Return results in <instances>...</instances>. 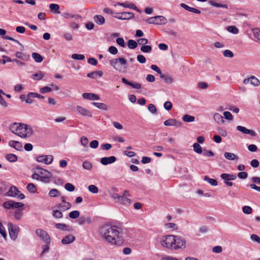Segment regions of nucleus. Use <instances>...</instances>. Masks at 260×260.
Masks as SVG:
<instances>
[{"mask_svg": "<svg viewBox=\"0 0 260 260\" xmlns=\"http://www.w3.org/2000/svg\"><path fill=\"white\" fill-rule=\"evenodd\" d=\"M103 238L113 246H119L123 242L120 229L115 225L105 224L99 229Z\"/></svg>", "mask_w": 260, "mask_h": 260, "instance_id": "1", "label": "nucleus"}, {"mask_svg": "<svg viewBox=\"0 0 260 260\" xmlns=\"http://www.w3.org/2000/svg\"><path fill=\"white\" fill-rule=\"evenodd\" d=\"M161 245L171 250L184 248L186 247V241L182 237L174 235H166L160 241Z\"/></svg>", "mask_w": 260, "mask_h": 260, "instance_id": "2", "label": "nucleus"}, {"mask_svg": "<svg viewBox=\"0 0 260 260\" xmlns=\"http://www.w3.org/2000/svg\"><path fill=\"white\" fill-rule=\"evenodd\" d=\"M36 170L40 175L41 181L44 183H49L50 179L52 177V174L47 170L41 168H36Z\"/></svg>", "mask_w": 260, "mask_h": 260, "instance_id": "3", "label": "nucleus"}, {"mask_svg": "<svg viewBox=\"0 0 260 260\" xmlns=\"http://www.w3.org/2000/svg\"><path fill=\"white\" fill-rule=\"evenodd\" d=\"M23 125H25V124L14 123L10 126V129L12 133L22 138L24 128Z\"/></svg>", "mask_w": 260, "mask_h": 260, "instance_id": "4", "label": "nucleus"}, {"mask_svg": "<svg viewBox=\"0 0 260 260\" xmlns=\"http://www.w3.org/2000/svg\"><path fill=\"white\" fill-rule=\"evenodd\" d=\"M110 64L116 70L120 72V70H119L117 67V64L119 63L121 66H123L124 69H127V61L126 60L122 57L118 58H113L110 60Z\"/></svg>", "mask_w": 260, "mask_h": 260, "instance_id": "5", "label": "nucleus"}, {"mask_svg": "<svg viewBox=\"0 0 260 260\" xmlns=\"http://www.w3.org/2000/svg\"><path fill=\"white\" fill-rule=\"evenodd\" d=\"M147 21L150 24L156 25L166 24L167 22L166 18L160 15L150 17L147 20Z\"/></svg>", "mask_w": 260, "mask_h": 260, "instance_id": "6", "label": "nucleus"}, {"mask_svg": "<svg viewBox=\"0 0 260 260\" xmlns=\"http://www.w3.org/2000/svg\"><path fill=\"white\" fill-rule=\"evenodd\" d=\"M8 229L11 239L13 240H16L19 231V227L11 222H9L8 224Z\"/></svg>", "mask_w": 260, "mask_h": 260, "instance_id": "7", "label": "nucleus"}, {"mask_svg": "<svg viewBox=\"0 0 260 260\" xmlns=\"http://www.w3.org/2000/svg\"><path fill=\"white\" fill-rule=\"evenodd\" d=\"M36 234L42 240L44 243L49 244L50 242V238L47 233L42 229H37L35 231Z\"/></svg>", "mask_w": 260, "mask_h": 260, "instance_id": "8", "label": "nucleus"}, {"mask_svg": "<svg viewBox=\"0 0 260 260\" xmlns=\"http://www.w3.org/2000/svg\"><path fill=\"white\" fill-rule=\"evenodd\" d=\"M220 177L224 180V183L229 186H231L233 184L232 182L230 181H231V180H234L236 178L235 175L226 173L222 174Z\"/></svg>", "mask_w": 260, "mask_h": 260, "instance_id": "9", "label": "nucleus"}, {"mask_svg": "<svg viewBox=\"0 0 260 260\" xmlns=\"http://www.w3.org/2000/svg\"><path fill=\"white\" fill-rule=\"evenodd\" d=\"M53 157L51 155H41L37 157V161L39 162L44 163L46 165H49L52 163Z\"/></svg>", "mask_w": 260, "mask_h": 260, "instance_id": "10", "label": "nucleus"}, {"mask_svg": "<svg viewBox=\"0 0 260 260\" xmlns=\"http://www.w3.org/2000/svg\"><path fill=\"white\" fill-rule=\"evenodd\" d=\"M164 125L166 126H174L176 127H181L182 123L178 121L175 119L170 118L164 121Z\"/></svg>", "mask_w": 260, "mask_h": 260, "instance_id": "11", "label": "nucleus"}, {"mask_svg": "<svg viewBox=\"0 0 260 260\" xmlns=\"http://www.w3.org/2000/svg\"><path fill=\"white\" fill-rule=\"evenodd\" d=\"M116 160V157L114 156L110 157H104L101 158L100 160L101 163L103 165H108L114 163Z\"/></svg>", "mask_w": 260, "mask_h": 260, "instance_id": "12", "label": "nucleus"}, {"mask_svg": "<svg viewBox=\"0 0 260 260\" xmlns=\"http://www.w3.org/2000/svg\"><path fill=\"white\" fill-rule=\"evenodd\" d=\"M116 14L120 15V17H119L120 20H129L134 17V14L132 12L116 13Z\"/></svg>", "mask_w": 260, "mask_h": 260, "instance_id": "13", "label": "nucleus"}, {"mask_svg": "<svg viewBox=\"0 0 260 260\" xmlns=\"http://www.w3.org/2000/svg\"><path fill=\"white\" fill-rule=\"evenodd\" d=\"M9 146L14 148L16 150L20 151H23V146L21 142L17 141L11 140L9 142Z\"/></svg>", "mask_w": 260, "mask_h": 260, "instance_id": "14", "label": "nucleus"}, {"mask_svg": "<svg viewBox=\"0 0 260 260\" xmlns=\"http://www.w3.org/2000/svg\"><path fill=\"white\" fill-rule=\"evenodd\" d=\"M77 111L80 113L81 115L84 116H87L89 117H92V114L91 113L86 109L85 108L80 106H77L76 107Z\"/></svg>", "mask_w": 260, "mask_h": 260, "instance_id": "15", "label": "nucleus"}, {"mask_svg": "<svg viewBox=\"0 0 260 260\" xmlns=\"http://www.w3.org/2000/svg\"><path fill=\"white\" fill-rule=\"evenodd\" d=\"M71 207V204L69 202H64L56 204L54 208H58L62 211H66Z\"/></svg>", "mask_w": 260, "mask_h": 260, "instance_id": "16", "label": "nucleus"}, {"mask_svg": "<svg viewBox=\"0 0 260 260\" xmlns=\"http://www.w3.org/2000/svg\"><path fill=\"white\" fill-rule=\"evenodd\" d=\"M237 129L243 134H249L251 136L254 137L256 136V133L254 131L247 129L245 127L238 125L236 127Z\"/></svg>", "mask_w": 260, "mask_h": 260, "instance_id": "17", "label": "nucleus"}, {"mask_svg": "<svg viewBox=\"0 0 260 260\" xmlns=\"http://www.w3.org/2000/svg\"><path fill=\"white\" fill-rule=\"evenodd\" d=\"M24 128V134H22V138L29 137L33 134V130L31 126L25 124Z\"/></svg>", "mask_w": 260, "mask_h": 260, "instance_id": "18", "label": "nucleus"}, {"mask_svg": "<svg viewBox=\"0 0 260 260\" xmlns=\"http://www.w3.org/2000/svg\"><path fill=\"white\" fill-rule=\"evenodd\" d=\"M82 97L89 100H99L100 99L99 95L92 93H84L82 94Z\"/></svg>", "mask_w": 260, "mask_h": 260, "instance_id": "19", "label": "nucleus"}, {"mask_svg": "<svg viewBox=\"0 0 260 260\" xmlns=\"http://www.w3.org/2000/svg\"><path fill=\"white\" fill-rule=\"evenodd\" d=\"M121 81L124 84L131 86L135 89H140L141 88V85L139 83L131 82L127 81L125 78H122Z\"/></svg>", "mask_w": 260, "mask_h": 260, "instance_id": "20", "label": "nucleus"}, {"mask_svg": "<svg viewBox=\"0 0 260 260\" xmlns=\"http://www.w3.org/2000/svg\"><path fill=\"white\" fill-rule=\"evenodd\" d=\"M19 192V190L16 186H12L8 191L7 195L8 196L16 197Z\"/></svg>", "mask_w": 260, "mask_h": 260, "instance_id": "21", "label": "nucleus"}, {"mask_svg": "<svg viewBox=\"0 0 260 260\" xmlns=\"http://www.w3.org/2000/svg\"><path fill=\"white\" fill-rule=\"evenodd\" d=\"M75 240V236L69 235L63 238L61 240V242L63 244H69L72 243Z\"/></svg>", "mask_w": 260, "mask_h": 260, "instance_id": "22", "label": "nucleus"}, {"mask_svg": "<svg viewBox=\"0 0 260 260\" xmlns=\"http://www.w3.org/2000/svg\"><path fill=\"white\" fill-rule=\"evenodd\" d=\"M93 20L94 22L100 25H103L105 22V18L101 15H96L93 17Z\"/></svg>", "mask_w": 260, "mask_h": 260, "instance_id": "23", "label": "nucleus"}, {"mask_svg": "<svg viewBox=\"0 0 260 260\" xmlns=\"http://www.w3.org/2000/svg\"><path fill=\"white\" fill-rule=\"evenodd\" d=\"M62 16L66 19L75 18L76 20L82 19V17L79 15H74L67 12L62 13Z\"/></svg>", "mask_w": 260, "mask_h": 260, "instance_id": "24", "label": "nucleus"}, {"mask_svg": "<svg viewBox=\"0 0 260 260\" xmlns=\"http://www.w3.org/2000/svg\"><path fill=\"white\" fill-rule=\"evenodd\" d=\"M117 5L122 6V7H124L125 8H128L133 9L135 10H136L137 12H140L139 9L133 3L127 4V3H117Z\"/></svg>", "mask_w": 260, "mask_h": 260, "instance_id": "25", "label": "nucleus"}, {"mask_svg": "<svg viewBox=\"0 0 260 260\" xmlns=\"http://www.w3.org/2000/svg\"><path fill=\"white\" fill-rule=\"evenodd\" d=\"M4 208L6 209H15V202L12 200L5 202L3 205Z\"/></svg>", "mask_w": 260, "mask_h": 260, "instance_id": "26", "label": "nucleus"}, {"mask_svg": "<svg viewBox=\"0 0 260 260\" xmlns=\"http://www.w3.org/2000/svg\"><path fill=\"white\" fill-rule=\"evenodd\" d=\"M213 118L219 124H221L224 122L223 117L218 113H216L214 114Z\"/></svg>", "mask_w": 260, "mask_h": 260, "instance_id": "27", "label": "nucleus"}, {"mask_svg": "<svg viewBox=\"0 0 260 260\" xmlns=\"http://www.w3.org/2000/svg\"><path fill=\"white\" fill-rule=\"evenodd\" d=\"M23 209H16L14 213L15 219L20 220L23 215Z\"/></svg>", "mask_w": 260, "mask_h": 260, "instance_id": "28", "label": "nucleus"}, {"mask_svg": "<svg viewBox=\"0 0 260 260\" xmlns=\"http://www.w3.org/2000/svg\"><path fill=\"white\" fill-rule=\"evenodd\" d=\"M103 75V73L102 71H96L89 73L87 74V76L89 78H96L98 75H99V77H102Z\"/></svg>", "mask_w": 260, "mask_h": 260, "instance_id": "29", "label": "nucleus"}, {"mask_svg": "<svg viewBox=\"0 0 260 260\" xmlns=\"http://www.w3.org/2000/svg\"><path fill=\"white\" fill-rule=\"evenodd\" d=\"M52 216L56 218H61L63 217V214L62 211L60 210L58 208L53 209L52 212Z\"/></svg>", "mask_w": 260, "mask_h": 260, "instance_id": "30", "label": "nucleus"}, {"mask_svg": "<svg viewBox=\"0 0 260 260\" xmlns=\"http://www.w3.org/2000/svg\"><path fill=\"white\" fill-rule=\"evenodd\" d=\"M224 156L225 158L228 160H233L235 159H238V156L235 154L231 152H225L224 154Z\"/></svg>", "mask_w": 260, "mask_h": 260, "instance_id": "31", "label": "nucleus"}, {"mask_svg": "<svg viewBox=\"0 0 260 260\" xmlns=\"http://www.w3.org/2000/svg\"><path fill=\"white\" fill-rule=\"evenodd\" d=\"M44 74L42 71H39L38 73L31 75V77L34 80H40L44 77Z\"/></svg>", "mask_w": 260, "mask_h": 260, "instance_id": "32", "label": "nucleus"}, {"mask_svg": "<svg viewBox=\"0 0 260 260\" xmlns=\"http://www.w3.org/2000/svg\"><path fill=\"white\" fill-rule=\"evenodd\" d=\"M6 158L7 160L11 162H16L18 159L17 156L15 154L12 153L7 154Z\"/></svg>", "mask_w": 260, "mask_h": 260, "instance_id": "33", "label": "nucleus"}, {"mask_svg": "<svg viewBox=\"0 0 260 260\" xmlns=\"http://www.w3.org/2000/svg\"><path fill=\"white\" fill-rule=\"evenodd\" d=\"M160 78L164 80L165 82L168 84H171L174 82L173 79L169 75H166L164 74L160 75Z\"/></svg>", "mask_w": 260, "mask_h": 260, "instance_id": "34", "label": "nucleus"}, {"mask_svg": "<svg viewBox=\"0 0 260 260\" xmlns=\"http://www.w3.org/2000/svg\"><path fill=\"white\" fill-rule=\"evenodd\" d=\"M32 57L37 62H41L43 60V57L39 53L34 52L32 53Z\"/></svg>", "mask_w": 260, "mask_h": 260, "instance_id": "35", "label": "nucleus"}, {"mask_svg": "<svg viewBox=\"0 0 260 260\" xmlns=\"http://www.w3.org/2000/svg\"><path fill=\"white\" fill-rule=\"evenodd\" d=\"M63 38L67 41H71L73 39V34L69 32H65L62 35Z\"/></svg>", "mask_w": 260, "mask_h": 260, "instance_id": "36", "label": "nucleus"}, {"mask_svg": "<svg viewBox=\"0 0 260 260\" xmlns=\"http://www.w3.org/2000/svg\"><path fill=\"white\" fill-rule=\"evenodd\" d=\"M55 227L62 231H70L69 226L63 223H56L55 224Z\"/></svg>", "mask_w": 260, "mask_h": 260, "instance_id": "37", "label": "nucleus"}, {"mask_svg": "<svg viewBox=\"0 0 260 260\" xmlns=\"http://www.w3.org/2000/svg\"><path fill=\"white\" fill-rule=\"evenodd\" d=\"M204 180L208 182L209 184H210L212 186L217 185V181H216V180H215L214 179L210 178L207 176L204 177Z\"/></svg>", "mask_w": 260, "mask_h": 260, "instance_id": "38", "label": "nucleus"}, {"mask_svg": "<svg viewBox=\"0 0 260 260\" xmlns=\"http://www.w3.org/2000/svg\"><path fill=\"white\" fill-rule=\"evenodd\" d=\"M182 119L185 122H191L194 121L195 117L193 116L185 114L183 116Z\"/></svg>", "mask_w": 260, "mask_h": 260, "instance_id": "39", "label": "nucleus"}, {"mask_svg": "<svg viewBox=\"0 0 260 260\" xmlns=\"http://www.w3.org/2000/svg\"><path fill=\"white\" fill-rule=\"evenodd\" d=\"M127 46L129 48L134 49L137 47L138 43L134 40H129L127 41Z\"/></svg>", "mask_w": 260, "mask_h": 260, "instance_id": "40", "label": "nucleus"}, {"mask_svg": "<svg viewBox=\"0 0 260 260\" xmlns=\"http://www.w3.org/2000/svg\"><path fill=\"white\" fill-rule=\"evenodd\" d=\"M193 150L198 154H201L203 152L202 147L198 143H195L193 145Z\"/></svg>", "mask_w": 260, "mask_h": 260, "instance_id": "41", "label": "nucleus"}, {"mask_svg": "<svg viewBox=\"0 0 260 260\" xmlns=\"http://www.w3.org/2000/svg\"><path fill=\"white\" fill-rule=\"evenodd\" d=\"M92 104L100 109H102L104 110H107V105L104 103L93 102Z\"/></svg>", "mask_w": 260, "mask_h": 260, "instance_id": "42", "label": "nucleus"}, {"mask_svg": "<svg viewBox=\"0 0 260 260\" xmlns=\"http://www.w3.org/2000/svg\"><path fill=\"white\" fill-rule=\"evenodd\" d=\"M82 167L85 170L90 171L92 169V165L89 161L85 160L82 164Z\"/></svg>", "mask_w": 260, "mask_h": 260, "instance_id": "43", "label": "nucleus"}, {"mask_svg": "<svg viewBox=\"0 0 260 260\" xmlns=\"http://www.w3.org/2000/svg\"><path fill=\"white\" fill-rule=\"evenodd\" d=\"M250 83L254 86H257L260 84L259 80L254 76L250 77Z\"/></svg>", "mask_w": 260, "mask_h": 260, "instance_id": "44", "label": "nucleus"}, {"mask_svg": "<svg viewBox=\"0 0 260 260\" xmlns=\"http://www.w3.org/2000/svg\"><path fill=\"white\" fill-rule=\"evenodd\" d=\"M79 216L80 212L77 210L73 211L71 212L69 214V217L72 219H76L78 218Z\"/></svg>", "mask_w": 260, "mask_h": 260, "instance_id": "45", "label": "nucleus"}, {"mask_svg": "<svg viewBox=\"0 0 260 260\" xmlns=\"http://www.w3.org/2000/svg\"><path fill=\"white\" fill-rule=\"evenodd\" d=\"M26 188L30 192L32 193H34L37 191L36 186L32 183L28 184Z\"/></svg>", "mask_w": 260, "mask_h": 260, "instance_id": "46", "label": "nucleus"}, {"mask_svg": "<svg viewBox=\"0 0 260 260\" xmlns=\"http://www.w3.org/2000/svg\"><path fill=\"white\" fill-rule=\"evenodd\" d=\"M122 196V199L120 200L119 203L121 204H123L125 205H128L131 204V200L128 198L125 197L123 196Z\"/></svg>", "mask_w": 260, "mask_h": 260, "instance_id": "47", "label": "nucleus"}, {"mask_svg": "<svg viewBox=\"0 0 260 260\" xmlns=\"http://www.w3.org/2000/svg\"><path fill=\"white\" fill-rule=\"evenodd\" d=\"M27 96L31 97V98H37L41 99H43L44 98V96H43L38 93L32 92H28L27 95Z\"/></svg>", "mask_w": 260, "mask_h": 260, "instance_id": "48", "label": "nucleus"}, {"mask_svg": "<svg viewBox=\"0 0 260 260\" xmlns=\"http://www.w3.org/2000/svg\"><path fill=\"white\" fill-rule=\"evenodd\" d=\"M140 50L143 52L149 53L152 50V47L149 45H143L141 47Z\"/></svg>", "mask_w": 260, "mask_h": 260, "instance_id": "49", "label": "nucleus"}, {"mask_svg": "<svg viewBox=\"0 0 260 260\" xmlns=\"http://www.w3.org/2000/svg\"><path fill=\"white\" fill-rule=\"evenodd\" d=\"M49 8L51 11H55L56 13H59L60 12L58 11L59 6L57 4H51L49 5Z\"/></svg>", "mask_w": 260, "mask_h": 260, "instance_id": "50", "label": "nucleus"}, {"mask_svg": "<svg viewBox=\"0 0 260 260\" xmlns=\"http://www.w3.org/2000/svg\"><path fill=\"white\" fill-rule=\"evenodd\" d=\"M209 4L214 7H222L224 8H228V5L226 4H221L219 3H216L214 1H210Z\"/></svg>", "mask_w": 260, "mask_h": 260, "instance_id": "51", "label": "nucleus"}, {"mask_svg": "<svg viewBox=\"0 0 260 260\" xmlns=\"http://www.w3.org/2000/svg\"><path fill=\"white\" fill-rule=\"evenodd\" d=\"M59 193L57 189H51L49 192V196L51 197H56L59 195Z\"/></svg>", "mask_w": 260, "mask_h": 260, "instance_id": "52", "label": "nucleus"}, {"mask_svg": "<svg viewBox=\"0 0 260 260\" xmlns=\"http://www.w3.org/2000/svg\"><path fill=\"white\" fill-rule=\"evenodd\" d=\"M88 190L90 192L93 193H96L99 191V189L98 187H96L94 185H90L88 187Z\"/></svg>", "mask_w": 260, "mask_h": 260, "instance_id": "53", "label": "nucleus"}, {"mask_svg": "<svg viewBox=\"0 0 260 260\" xmlns=\"http://www.w3.org/2000/svg\"><path fill=\"white\" fill-rule=\"evenodd\" d=\"M116 42L117 44L118 45H119L120 46H121L122 47H126V44L125 43V42H124V40L123 38H118L116 39Z\"/></svg>", "mask_w": 260, "mask_h": 260, "instance_id": "54", "label": "nucleus"}, {"mask_svg": "<svg viewBox=\"0 0 260 260\" xmlns=\"http://www.w3.org/2000/svg\"><path fill=\"white\" fill-rule=\"evenodd\" d=\"M72 58L75 60H83L85 58V56L83 54H73Z\"/></svg>", "mask_w": 260, "mask_h": 260, "instance_id": "55", "label": "nucleus"}, {"mask_svg": "<svg viewBox=\"0 0 260 260\" xmlns=\"http://www.w3.org/2000/svg\"><path fill=\"white\" fill-rule=\"evenodd\" d=\"M252 32L255 38L260 41V29L255 28L252 29Z\"/></svg>", "mask_w": 260, "mask_h": 260, "instance_id": "56", "label": "nucleus"}, {"mask_svg": "<svg viewBox=\"0 0 260 260\" xmlns=\"http://www.w3.org/2000/svg\"><path fill=\"white\" fill-rule=\"evenodd\" d=\"M0 234L6 239L7 237V233L5 227L3 225L2 222L0 221Z\"/></svg>", "mask_w": 260, "mask_h": 260, "instance_id": "57", "label": "nucleus"}, {"mask_svg": "<svg viewBox=\"0 0 260 260\" xmlns=\"http://www.w3.org/2000/svg\"><path fill=\"white\" fill-rule=\"evenodd\" d=\"M242 211L245 214H249L252 213V209L250 206H245L242 208Z\"/></svg>", "mask_w": 260, "mask_h": 260, "instance_id": "58", "label": "nucleus"}, {"mask_svg": "<svg viewBox=\"0 0 260 260\" xmlns=\"http://www.w3.org/2000/svg\"><path fill=\"white\" fill-rule=\"evenodd\" d=\"M65 189L69 191H73L75 190L74 186L70 183H67L64 185Z\"/></svg>", "mask_w": 260, "mask_h": 260, "instance_id": "59", "label": "nucleus"}, {"mask_svg": "<svg viewBox=\"0 0 260 260\" xmlns=\"http://www.w3.org/2000/svg\"><path fill=\"white\" fill-rule=\"evenodd\" d=\"M228 30L233 34L238 33V29L235 26H230L228 27Z\"/></svg>", "mask_w": 260, "mask_h": 260, "instance_id": "60", "label": "nucleus"}, {"mask_svg": "<svg viewBox=\"0 0 260 260\" xmlns=\"http://www.w3.org/2000/svg\"><path fill=\"white\" fill-rule=\"evenodd\" d=\"M108 51L110 52V53L115 55L118 53V49L116 47L111 46L109 47Z\"/></svg>", "mask_w": 260, "mask_h": 260, "instance_id": "61", "label": "nucleus"}, {"mask_svg": "<svg viewBox=\"0 0 260 260\" xmlns=\"http://www.w3.org/2000/svg\"><path fill=\"white\" fill-rule=\"evenodd\" d=\"M148 109L149 111L153 114H155L157 112V109H156L155 106L153 104H149L148 105Z\"/></svg>", "mask_w": 260, "mask_h": 260, "instance_id": "62", "label": "nucleus"}, {"mask_svg": "<svg viewBox=\"0 0 260 260\" xmlns=\"http://www.w3.org/2000/svg\"><path fill=\"white\" fill-rule=\"evenodd\" d=\"M52 91V89L51 87L48 86H45L41 88L40 89V91L41 93L43 94L45 93L50 92Z\"/></svg>", "mask_w": 260, "mask_h": 260, "instance_id": "63", "label": "nucleus"}, {"mask_svg": "<svg viewBox=\"0 0 260 260\" xmlns=\"http://www.w3.org/2000/svg\"><path fill=\"white\" fill-rule=\"evenodd\" d=\"M223 55L226 57L232 58L234 56V53L230 50H225L223 51Z\"/></svg>", "mask_w": 260, "mask_h": 260, "instance_id": "64", "label": "nucleus"}]
</instances>
